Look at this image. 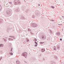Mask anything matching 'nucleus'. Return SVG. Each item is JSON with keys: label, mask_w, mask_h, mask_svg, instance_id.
<instances>
[{"label": "nucleus", "mask_w": 64, "mask_h": 64, "mask_svg": "<svg viewBox=\"0 0 64 64\" xmlns=\"http://www.w3.org/2000/svg\"><path fill=\"white\" fill-rule=\"evenodd\" d=\"M32 26L34 27H37V24H33L32 25Z\"/></svg>", "instance_id": "1"}, {"label": "nucleus", "mask_w": 64, "mask_h": 64, "mask_svg": "<svg viewBox=\"0 0 64 64\" xmlns=\"http://www.w3.org/2000/svg\"><path fill=\"white\" fill-rule=\"evenodd\" d=\"M46 38V36L44 35H42V38H44V39H45Z\"/></svg>", "instance_id": "2"}, {"label": "nucleus", "mask_w": 64, "mask_h": 64, "mask_svg": "<svg viewBox=\"0 0 64 64\" xmlns=\"http://www.w3.org/2000/svg\"><path fill=\"white\" fill-rule=\"evenodd\" d=\"M27 53L26 52H24L23 54L24 56H26V55H27Z\"/></svg>", "instance_id": "3"}, {"label": "nucleus", "mask_w": 64, "mask_h": 64, "mask_svg": "<svg viewBox=\"0 0 64 64\" xmlns=\"http://www.w3.org/2000/svg\"><path fill=\"white\" fill-rule=\"evenodd\" d=\"M45 50L44 49H42L41 50V51L42 52H44V51H45Z\"/></svg>", "instance_id": "4"}, {"label": "nucleus", "mask_w": 64, "mask_h": 64, "mask_svg": "<svg viewBox=\"0 0 64 64\" xmlns=\"http://www.w3.org/2000/svg\"><path fill=\"white\" fill-rule=\"evenodd\" d=\"M9 12H10V11L8 10H7L6 13H7L8 14H9Z\"/></svg>", "instance_id": "5"}, {"label": "nucleus", "mask_w": 64, "mask_h": 64, "mask_svg": "<svg viewBox=\"0 0 64 64\" xmlns=\"http://www.w3.org/2000/svg\"><path fill=\"white\" fill-rule=\"evenodd\" d=\"M3 44H1L0 45V47H3Z\"/></svg>", "instance_id": "6"}, {"label": "nucleus", "mask_w": 64, "mask_h": 64, "mask_svg": "<svg viewBox=\"0 0 64 64\" xmlns=\"http://www.w3.org/2000/svg\"><path fill=\"white\" fill-rule=\"evenodd\" d=\"M16 63L17 64H19V63H20V62H19V61H16Z\"/></svg>", "instance_id": "7"}, {"label": "nucleus", "mask_w": 64, "mask_h": 64, "mask_svg": "<svg viewBox=\"0 0 64 64\" xmlns=\"http://www.w3.org/2000/svg\"><path fill=\"white\" fill-rule=\"evenodd\" d=\"M57 34L58 35H60V32H57Z\"/></svg>", "instance_id": "8"}, {"label": "nucleus", "mask_w": 64, "mask_h": 64, "mask_svg": "<svg viewBox=\"0 0 64 64\" xmlns=\"http://www.w3.org/2000/svg\"><path fill=\"white\" fill-rule=\"evenodd\" d=\"M18 4H21V2H20L19 0H18Z\"/></svg>", "instance_id": "9"}, {"label": "nucleus", "mask_w": 64, "mask_h": 64, "mask_svg": "<svg viewBox=\"0 0 64 64\" xmlns=\"http://www.w3.org/2000/svg\"><path fill=\"white\" fill-rule=\"evenodd\" d=\"M26 40H27V42H28L29 41V40H28V39H26Z\"/></svg>", "instance_id": "10"}, {"label": "nucleus", "mask_w": 64, "mask_h": 64, "mask_svg": "<svg viewBox=\"0 0 64 64\" xmlns=\"http://www.w3.org/2000/svg\"><path fill=\"white\" fill-rule=\"evenodd\" d=\"M10 54L11 55H13V53H10Z\"/></svg>", "instance_id": "11"}, {"label": "nucleus", "mask_w": 64, "mask_h": 64, "mask_svg": "<svg viewBox=\"0 0 64 64\" xmlns=\"http://www.w3.org/2000/svg\"><path fill=\"white\" fill-rule=\"evenodd\" d=\"M34 43H35V44H36V45H38V44H37V42H35Z\"/></svg>", "instance_id": "12"}, {"label": "nucleus", "mask_w": 64, "mask_h": 64, "mask_svg": "<svg viewBox=\"0 0 64 64\" xmlns=\"http://www.w3.org/2000/svg\"><path fill=\"white\" fill-rule=\"evenodd\" d=\"M10 37H14V36H10Z\"/></svg>", "instance_id": "13"}, {"label": "nucleus", "mask_w": 64, "mask_h": 64, "mask_svg": "<svg viewBox=\"0 0 64 64\" xmlns=\"http://www.w3.org/2000/svg\"><path fill=\"white\" fill-rule=\"evenodd\" d=\"M51 7H52V8H54V6H51Z\"/></svg>", "instance_id": "14"}, {"label": "nucleus", "mask_w": 64, "mask_h": 64, "mask_svg": "<svg viewBox=\"0 0 64 64\" xmlns=\"http://www.w3.org/2000/svg\"><path fill=\"white\" fill-rule=\"evenodd\" d=\"M28 31H31V30H30L29 29H28Z\"/></svg>", "instance_id": "15"}, {"label": "nucleus", "mask_w": 64, "mask_h": 64, "mask_svg": "<svg viewBox=\"0 0 64 64\" xmlns=\"http://www.w3.org/2000/svg\"><path fill=\"white\" fill-rule=\"evenodd\" d=\"M37 45H36L35 44V47H37Z\"/></svg>", "instance_id": "16"}, {"label": "nucleus", "mask_w": 64, "mask_h": 64, "mask_svg": "<svg viewBox=\"0 0 64 64\" xmlns=\"http://www.w3.org/2000/svg\"><path fill=\"white\" fill-rule=\"evenodd\" d=\"M1 6H0V10L1 9Z\"/></svg>", "instance_id": "17"}, {"label": "nucleus", "mask_w": 64, "mask_h": 64, "mask_svg": "<svg viewBox=\"0 0 64 64\" xmlns=\"http://www.w3.org/2000/svg\"><path fill=\"white\" fill-rule=\"evenodd\" d=\"M62 38H60V41H62Z\"/></svg>", "instance_id": "18"}, {"label": "nucleus", "mask_w": 64, "mask_h": 64, "mask_svg": "<svg viewBox=\"0 0 64 64\" xmlns=\"http://www.w3.org/2000/svg\"><path fill=\"white\" fill-rule=\"evenodd\" d=\"M40 43H42V42H40Z\"/></svg>", "instance_id": "19"}, {"label": "nucleus", "mask_w": 64, "mask_h": 64, "mask_svg": "<svg viewBox=\"0 0 64 64\" xmlns=\"http://www.w3.org/2000/svg\"><path fill=\"white\" fill-rule=\"evenodd\" d=\"M38 6H40V4H38Z\"/></svg>", "instance_id": "20"}, {"label": "nucleus", "mask_w": 64, "mask_h": 64, "mask_svg": "<svg viewBox=\"0 0 64 64\" xmlns=\"http://www.w3.org/2000/svg\"><path fill=\"white\" fill-rule=\"evenodd\" d=\"M54 50H55V49H54Z\"/></svg>", "instance_id": "21"}]
</instances>
